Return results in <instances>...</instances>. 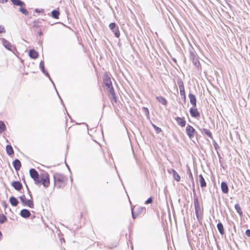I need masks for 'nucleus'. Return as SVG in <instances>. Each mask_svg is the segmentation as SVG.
I'll return each mask as SVG.
<instances>
[{"label": "nucleus", "instance_id": "1", "mask_svg": "<svg viewBox=\"0 0 250 250\" xmlns=\"http://www.w3.org/2000/svg\"><path fill=\"white\" fill-rule=\"evenodd\" d=\"M103 82L104 84L107 87L109 93L112 96V98L116 102L115 93L112 86L110 75L107 72H105L104 75Z\"/></svg>", "mask_w": 250, "mask_h": 250}, {"label": "nucleus", "instance_id": "2", "mask_svg": "<svg viewBox=\"0 0 250 250\" xmlns=\"http://www.w3.org/2000/svg\"><path fill=\"white\" fill-rule=\"evenodd\" d=\"M54 185L57 188L64 187L67 181V178L60 173H55L53 175Z\"/></svg>", "mask_w": 250, "mask_h": 250}, {"label": "nucleus", "instance_id": "3", "mask_svg": "<svg viewBox=\"0 0 250 250\" xmlns=\"http://www.w3.org/2000/svg\"><path fill=\"white\" fill-rule=\"evenodd\" d=\"M194 206L197 219L199 220L202 214V211L197 198L194 199Z\"/></svg>", "mask_w": 250, "mask_h": 250}, {"label": "nucleus", "instance_id": "4", "mask_svg": "<svg viewBox=\"0 0 250 250\" xmlns=\"http://www.w3.org/2000/svg\"><path fill=\"white\" fill-rule=\"evenodd\" d=\"M21 202L24 206H28L30 208H34L33 202L31 199H26L24 195H22L20 197Z\"/></svg>", "mask_w": 250, "mask_h": 250}, {"label": "nucleus", "instance_id": "5", "mask_svg": "<svg viewBox=\"0 0 250 250\" xmlns=\"http://www.w3.org/2000/svg\"><path fill=\"white\" fill-rule=\"evenodd\" d=\"M2 45L7 50L11 51L13 52L15 50L16 48L15 46L11 44L8 41L5 39H1Z\"/></svg>", "mask_w": 250, "mask_h": 250}, {"label": "nucleus", "instance_id": "6", "mask_svg": "<svg viewBox=\"0 0 250 250\" xmlns=\"http://www.w3.org/2000/svg\"><path fill=\"white\" fill-rule=\"evenodd\" d=\"M186 132L189 138H193L196 133L195 129L190 125H188L186 128Z\"/></svg>", "mask_w": 250, "mask_h": 250}, {"label": "nucleus", "instance_id": "7", "mask_svg": "<svg viewBox=\"0 0 250 250\" xmlns=\"http://www.w3.org/2000/svg\"><path fill=\"white\" fill-rule=\"evenodd\" d=\"M109 27L110 29L112 30V31L114 33V35L116 37H119L120 33L118 27L115 23H111L109 24Z\"/></svg>", "mask_w": 250, "mask_h": 250}, {"label": "nucleus", "instance_id": "8", "mask_svg": "<svg viewBox=\"0 0 250 250\" xmlns=\"http://www.w3.org/2000/svg\"><path fill=\"white\" fill-rule=\"evenodd\" d=\"M39 67L41 70V71H42V72L50 80V81L51 82V83H52V84H53L54 87L55 88V84L52 81V80L51 79V78H50V75L48 73V72H47V71H46L45 69V67H44V63H40V65H39Z\"/></svg>", "mask_w": 250, "mask_h": 250}, {"label": "nucleus", "instance_id": "9", "mask_svg": "<svg viewBox=\"0 0 250 250\" xmlns=\"http://www.w3.org/2000/svg\"><path fill=\"white\" fill-rule=\"evenodd\" d=\"M12 187L18 191L20 190L22 188L21 183L19 181H14L12 183Z\"/></svg>", "mask_w": 250, "mask_h": 250}, {"label": "nucleus", "instance_id": "10", "mask_svg": "<svg viewBox=\"0 0 250 250\" xmlns=\"http://www.w3.org/2000/svg\"><path fill=\"white\" fill-rule=\"evenodd\" d=\"M20 215L23 218H27L30 217L31 213L28 209H22L20 212Z\"/></svg>", "mask_w": 250, "mask_h": 250}, {"label": "nucleus", "instance_id": "11", "mask_svg": "<svg viewBox=\"0 0 250 250\" xmlns=\"http://www.w3.org/2000/svg\"><path fill=\"white\" fill-rule=\"evenodd\" d=\"M195 107H194L193 108H191L189 110V112L191 116L192 117L196 118L200 116V114L198 111L197 109Z\"/></svg>", "mask_w": 250, "mask_h": 250}, {"label": "nucleus", "instance_id": "12", "mask_svg": "<svg viewBox=\"0 0 250 250\" xmlns=\"http://www.w3.org/2000/svg\"><path fill=\"white\" fill-rule=\"evenodd\" d=\"M29 173L31 177L34 180L37 179L39 176V173L34 168H31L29 170Z\"/></svg>", "mask_w": 250, "mask_h": 250}, {"label": "nucleus", "instance_id": "13", "mask_svg": "<svg viewBox=\"0 0 250 250\" xmlns=\"http://www.w3.org/2000/svg\"><path fill=\"white\" fill-rule=\"evenodd\" d=\"M13 167L16 171L19 170L21 167V163L19 159L15 160L13 162Z\"/></svg>", "mask_w": 250, "mask_h": 250}, {"label": "nucleus", "instance_id": "14", "mask_svg": "<svg viewBox=\"0 0 250 250\" xmlns=\"http://www.w3.org/2000/svg\"><path fill=\"white\" fill-rule=\"evenodd\" d=\"M188 97L190 100V104L193 105V107H196V99L195 96L193 94L190 93L188 95Z\"/></svg>", "mask_w": 250, "mask_h": 250}, {"label": "nucleus", "instance_id": "15", "mask_svg": "<svg viewBox=\"0 0 250 250\" xmlns=\"http://www.w3.org/2000/svg\"><path fill=\"white\" fill-rule=\"evenodd\" d=\"M175 120L178 125H179L181 126L182 127H184L185 126L186 122L184 119L181 117H177L176 118Z\"/></svg>", "mask_w": 250, "mask_h": 250}, {"label": "nucleus", "instance_id": "16", "mask_svg": "<svg viewBox=\"0 0 250 250\" xmlns=\"http://www.w3.org/2000/svg\"><path fill=\"white\" fill-rule=\"evenodd\" d=\"M42 181L45 188H47L49 186L50 182L48 174H46V176L43 179H42Z\"/></svg>", "mask_w": 250, "mask_h": 250}, {"label": "nucleus", "instance_id": "17", "mask_svg": "<svg viewBox=\"0 0 250 250\" xmlns=\"http://www.w3.org/2000/svg\"><path fill=\"white\" fill-rule=\"evenodd\" d=\"M221 188L223 193H227L228 192V186L226 182H223L221 183Z\"/></svg>", "mask_w": 250, "mask_h": 250}, {"label": "nucleus", "instance_id": "18", "mask_svg": "<svg viewBox=\"0 0 250 250\" xmlns=\"http://www.w3.org/2000/svg\"><path fill=\"white\" fill-rule=\"evenodd\" d=\"M9 202L10 204L14 207H16L18 205L19 203V201L14 196H11L9 199Z\"/></svg>", "mask_w": 250, "mask_h": 250}, {"label": "nucleus", "instance_id": "19", "mask_svg": "<svg viewBox=\"0 0 250 250\" xmlns=\"http://www.w3.org/2000/svg\"><path fill=\"white\" fill-rule=\"evenodd\" d=\"M199 179L201 187L202 188L206 187L207 184L202 175H199Z\"/></svg>", "mask_w": 250, "mask_h": 250}, {"label": "nucleus", "instance_id": "20", "mask_svg": "<svg viewBox=\"0 0 250 250\" xmlns=\"http://www.w3.org/2000/svg\"><path fill=\"white\" fill-rule=\"evenodd\" d=\"M29 55L30 58L33 59H36L38 56V53L34 49L30 50L29 52Z\"/></svg>", "mask_w": 250, "mask_h": 250}, {"label": "nucleus", "instance_id": "21", "mask_svg": "<svg viewBox=\"0 0 250 250\" xmlns=\"http://www.w3.org/2000/svg\"><path fill=\"white\" fill-rule=\"evenodd\" d=\"M217 229H218L219 233L223 235L224 234L225 232H224V227H223V224L221 222H219L217 224Z\"/></svg>", "mask_w": 250, "mask_h": 250}, {"label": "nucleus", "instance_id": "22", "mask_svg": "<svg viewBox=\"0 0 250 250\" xmlns=\"http://www.w3.org/2000/svg\"><path fill=\"white\" fill-rule=\"evenodd\" d=\"M156 99L157 101L162 104L166 105L167 104V101L165 98L162 96L157 97Z\"/></svg>", "mask_w": 250, "mask_h": 250}, {"label": "nucleus", "instance_id": "23", "mask_svg": "<svg viewBox=\"0 0 250 250\" xmlns=\"http://www.w3.org/2000/svg\"><path fill=\"white\" fill-rule=\"evenodd\" d=\"M6 151L8 155H11L14 153L13 148L11 145L6 146Z\"/></svg>", "mask_w": 250, "mask_h": 250}, {"label": "nucleus", "instance_id": "24", "mask_svg": "<svg viewBox=\"0 0 250 250\" xmlns=\"http://www.w3.org/2000/svg\"><path fill=\"white\" fill-rule=\"evenodd\" d=\"M234 208H235V209L236 212L239 214V215L240 216H242L243 212L241 210V207H240V206L238 204H236L235 205Z\"/></svg>", "mask_w": 250, "mask_h": 250}, {"label": "nucleus", "instance_id": "25", "mask_svg": "<svg viewBox=\"0 0 250 250\" xmlns=\"http://www.w3.org/2000/svg\"><path fill=\"white\" fill-rule=\"evenodd\" d=\"M12 2L15 5L22 6L24 4V2L20 0H11Z\"/></svg>", "mask_w": 250, "mask_h": 250}, {"label": "nucleus", "instance_id": "26", "mask_svg": "<svg viewBox=\"0 0 250 250\" xmlns=\"http://www.w3.org/2000/svg\"><path fill=\"white\" fill-rule=\"evenodd\" d=\"M172 176L176 181L179 182L180 181V176L175 170H173Z\"/></svg>", "mask_w": 250, "mask_h": 250}, {"label": "nucleus", "instance_id": "27", "mask_svg": "<svg viewBox=\"0 0 250 250\" xmlns=\"http://www.w3.org/2000/svg\"><path fill=\"white\" fill-rule=\"evenodd\" d=\"M5 130L6 125L2 121H0V133L4 132Z\"/></svg>", "mask_w": 250, "mask_h": 250}, {"label": "nucleus", "instance_id": "28", "mask_svg": "<svg viewBox=\"0 0 250 250\" xmlns=\"http://www.w3.org/2000/svg\"><path fill=\"white\" fill-rule=\"evenodd\" d=\"M202 133H204L206 135H207L210 138L213 139L211 133L209 130H208V129H205V128H203L202 131Z\"/></svg>", "mask_w": 250, "mask_h": 250}, {"label": "nucleus", "instance_id": "29", "mask_svg": "<svg viewBox=\"0 0 250 250\" xmlns=\"http://www.w3.org/2000/svg\"><path fill=\"white\" fill-rule=\"evenodd\" d=\"M51 13L52 17L55 19H58L60 15L59 11L56 10H53Z\"/></svg>", "mask_w": 250, "mask_h": 250}, {"label": "nucleus", "instance_id": "30", "mask_svg": "<svg viewBox=\"0 0 250 250\" xmlns=\"http://www.w3.org/2000/svg\"><path fill=\"white\" fill-rule=\"evenodd\" d=\"M142 109H143L145 114L146 115V118L148 119H149L150 117H149V112L148 109L147 107H143L142 108Z\"/></svg>", "mask_w": 250, "mask_h": 250}, {"label": "nucleus", "instance_id": "31", "mask_svg": "<svg viewBox=\"0 0 250 250\" xmlns=\"http://www.w3.org/2000/svg\"><path fill=\"white\" fill-rule=\"evenodd\" d=\"M7 220L6 217L3 214H0V223H4Z\"/></svg>", "mask_w": 250, "mask_h": 250}, {"label": "nucleus", "instance_id": "32", "mask_svg": "<svg viewBox=\"0 0 250 250\" xmlns=\"http://www.w3.org/2000/svg\"><path fill=\"white\" fill-rule=\"evenodd\" d=\"M146 211V208L145 207H139L138 208V215L141 213H145Z\"/></svg>", "mask_w": 250, "mask_h": 250}, {"label": "nucleus", "instance_id": "33", "mask_svg": "<svg viewBox=\"0 0 250 250\" xmlns=\"http://www.w3.org/2000/svg\"><path fill=\"white\" fill-rule=\"evenodd\" d=\"M151 125H152V126H153V127L154 128L155 132L157 133H159L160 132H161L162 130L160 127H157L156 125H155L153 123H151Z\"/></svg>", "mask_w": 250, "mask_h": 250}, {"label": "nucleus", "instance_id": "34", "mask_svg": "<svg viewBox=\"0 0 250 250\" xmlns=\"http://www.w3.org/2000/svg\"><path fill=\"white\" fill-rule=\"evenodd\" d=\"M179 90H180V94L181 95H183L184 96H185V88H184V86H180V87H179Z\"/></svg>", "mask_w": 250, "mask_h": 250}, {"label": "nucleus", "instance_id": "35", "mask_svg": "<svg viewBox=\"0 0 250 250\" xmlns=\"http://www.w3.org/2000/svg\"><path fill=\"white\" fill-rule=\"evenodd\" d=\"M20 11L23 14L25 15H27L28 14V12L24 8L21 7L20 8Z\"/></svg>", "mask_w": 250, "mask_h": 250}, {"label": "nucleus", "instance_id": "36", "mask_svg": "<svg viewBox=\"0 0 250 250\" xmlns=\"http://www.w3.org/2000/svg\"><path fill=\"white\" fill-rule=\"evenodd\" d=\"M177 84L179 86V87H180V86H184V83L181 79H178L177 80Z\"/></svg>", "mask_w": 250, "mask_h": 250}, {"label": "nucleus", "instance_id": "37", "mask_svg": "<svg viewBox=\"0 0 250 250\" xmlns=\"http://www.w3.org/2000/svg\"><path fill=\"white\" fill-rule=\"evenodd\" d=\"M152 201H153L152 197H150L146 201L145 204H151L152 203Z\"/></svg>", "mask_w": 250, "mask_h": 250}, {"label": "nucleus", "instance_id": "38", "mask_svg": "<svg viewBox=\"0 0 250 250\" xmlns=\"http://www.w3.org/2000/svg\"><path fill=\"white\" fill-rule=\"evenodd\" d=\"M34 180L35 183L37 185L40 184L41 182V180H40L39 179V176L38 177V178L37 179H35V180Z\"/></svg>", "mask_w": 250, "mask_h": 250}, {"label": "nucleus", "instance_id": "39", "mask_svg": "<svg viewBox=\"0 0 250 250\" xmlns=\"http://www.w3.org/2000/svg\"><path fill=\"white\" fill-rule=\"evenodd\" d=\"M131 212H132V218L133 219H135L138 215V214H135L134 211H133V208H132L131 209Z\"/></svg>", "mask_w": 250, "mask_h": 250}, {"label": "nucleus", "instance_id": "40", "mask_svg": "<svg viewBox=\"0 0 250 250\" xmlns=\"http://www.w3.org/2000/svg\"><path fill=\"white\" fill-rule=\"evenodd\" d=\"M5 32V30L4 27L3 26L0 25V33H4Z\"/></svg>", "mask_w": 250, "mask_h": 250}, {"label": "nucleus", "instance_id": "41", "mask_svg": "<svg viewBox=\"0 0 250 250\" xmlns=\"http://www.w3.org/2000/svg\"><path fill=\"white\" fill-rule=\"evenodd\" d=\"M189 178L190 179L191 181L193 183V178L192 175V173L190 172L189 173Z\"/></svg>", "mask_w": 250, "mask_h": 250}, {"label": "nucleus", "instance_id": "42", "mask_svg": "<svg viewBox=\"0 0 250 250\" xmlns=\"http://www.w3.org/2000/svg\"><path fill=\"white\" fill-rule=\"evenodd\" d=\"M246 234L248 236L250 237V229H247L246 231Z\"/></svg>", "mask_w": 250, "mask_h": 250}, {"label": "nucleus", "instance_id": "43", "mask_svg": "<svg viewBox=\"0 0 250 250\" xmlns=\"http://www.w3.org/2000/svg\"><path fill=\"white\" fill-rule=\"evenodd\" d=\"M214 146L216 149H217V148L218 147V145L215 142L214 143Z\"/></svg>", "mask_w": 250, "mask_h": 250}, {"label": "nucleus", "instance_id": "44", "mask_svg": "<svg viewBox=\"0 0 250 250\" xmlns=\"http://www.w3.org/2000/svg\"><path fill=\"white\" fill-rule=\"evenodd\" d=\"M173 170H175L174 169H170L169 170V172L171 174H172L173 173Z\"/></svg>", "mask_w": 250, "mask_h": 250}, {"label": "nucleus", "instance_id": "45", "mask_svg": "<svg viewBox=\"0 0 250 250\" xmlns=\"http://www.w3.org/2000/svg\"><path fill=\"white\" fill-rule=\"evenodd\" d=\"M192 62H195V63L199 62V61L198 60H195L194 59H193Z\"/></svg>", "mask_w": 250, "mask_h": 250}, {"label": "nucleus", "instance_id": "46", "mask_svg": "<svg viewBox=\"0 0 250 250\" xmlns=\"http://www.w3.org/2000/svg\"><path fill=\"white\" fill-rule=\"evenodd\" d=\"M7 0H0V2L1 3H4L5 2H6Z\"/></svg>", "mask_w": 250, "mask_h": 250}, {"label": "nucleus", "instance_id": "47", "mask_svg": "<svg viewBox=\"0 0 250 250\" xmlns=\"http://www.w3.org/2000/svg\"><path fill=\"white\" fill-rule=\"evenodd\" d=\"M197 67L198 68H199L200 67H201V64L200 63H198V65H197Z\"/></svg>", "mask_w": 250, "mask_h": 250}, {"label": "nucleus", "instance_id": "48", "mask_svg": "<svg viewBox=\"0 0 250 250\" xmlns=\"http://www.w3.org/2000/svg\"><path fill=\"white\" fill-rule=\"evenodd\" d=\"M1 237H2V233H1V231H0V239H1Z\"/></svg>", "mask_w": 250, "mask_h": 250}, {"label": "nucleus", "instance_id": "49", "mask_svg": "<svg viewBox=\"0 0 250 250\" xmlns=\"http://www.w3.org/2000/svg\"><path fill=\"white\" fill-rule=\"evenodd\" d=\"M42 34V32L41 31L40 33H39V35H41Z\"/></svg>", "mask_w": 250, "mask_h": 250}, {"label": "nucleus", "instance_id": "50", "mask_svg": "<svg viewBox=\"0 0 250 250\" xmlns=\"http://www.w3.org/2000/svg\"><path fill=\"white\" fill-rule=\"evenodd\" d=\"M59 98H60V100H61V102H62V100L61 99V98H60V96H59Z\"/></svg>", "mask_w": 250, "mask_h": 250}, {"label": "nucleus", "instance_id": "51", "mask_svg": "<svg viewBox=\"0 0 250 250\" xmlns=\"http://www.w3.org/2000/svg\"><path fill=\"white\" fill-rule=\"evenodd\" d=\"M173 61L176 62V60L175 59H173Z\"/></svg>", "mask_w": 250, "mask_h": 250}]
</instances>
